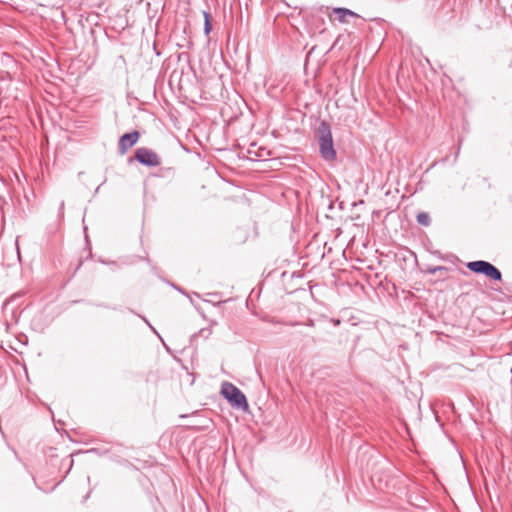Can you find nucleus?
<instances>
[{"mask_svg":"<svg viewBox=\"0 0 512 512\" xmlns=\"http://www.w3.org/2000/svg\"><path fill=\"white\" fill-rule=\"evenodd\" d=\"M317 134L319 137L320 153L325 160H333L336 158V151L333 145V138L330 125L327 121H321Z\"/></svg>","mask_w":512,"mask_h":512,"instance_id":"obj_1","label":"nucleus"},{"mask_svg":"<svg viewBox=\"0 0 512 512\" xmlns=\"http://www.w3.org/2000/svg\"><path fill=\"white\" fill-rule=\"evenodd\" d=\"M222 396L231 404L232 407L247 411L249 404L245 394L234 384L223 382L221 386Z\"/></svg>","mask_w":512,"mask_h":512,"instance_id":"obj_2","label":"nucleus"},{"mask_svg":"<svg viewBox=\"0 0 512 512\" xmlns=\"http://www.w3.org/2000/svg\"><path fill=\"white\" fill-rule=\"evenodd\" d=\"M466 266L473 273L482 274L494 281L502 280L501 271L488 261H484V260L471 261V262L467 263Z\"/></svg>","mask_w":512,"mask_h":512,"instance_id":"obj_3","label":"nucleus"},{"mask_svg":"<svg viewBox=\"0 0 512 512\" xmlns=\"http://www.w3.org/2000/svg\"><path fill=\"white\" fill-rule=\"evenodd\" d=\"M134 159L146 167H157L161 164L158 154L147 147L137 148L135 150Z\"/></svg>","mask_w":512,"mask_h":512,"instance_id":"obj_4","label":"nucleus"},{"mask_svg":"<svg viewBox=\"0 0 512 512\" xmlns=\"http://www.w3.org/2000/svg\"><path fill=\"white\" fill-rule=\"evenodd\" d=\"M140 133L137 130L123 134L118 142V152L120 155H124L127 151L133 147L139 140Z\"/></svg>","mask_w":512,"mask_h":512,"instance_id":"obj_5","label":"nucleus"},{"mask_svg":"<svg viewBox=\"0 0 512 512\" xmlns=\"http://www.w3.org/2000/svg\"><path fill=\"white\" fill-rule=\"evenodd\" d=\"M333 13L337 16L338 21L341 23L347 22V20H346L347 16L358 17V15L354 11H352L348 8H343V7L334 8Z\"/></svg>","mask_w":512,"mask_h":512,"instance_id":"obj_6","label":"nucleus"},{"mask_svg":"<svg viewBox=\"0 0 512 512\" xmlns=\"http://www.w3.org/2000/svg\"><path fill=\"white\" fill-rule=\"evenodd\" d=\"M416 219L420 225L428 227L431 224V217L427 212L418 213Z\"/></svg>","mask_w":512,"mask_h":512,"instance_id":"obj_7","label":"nucleus"},{"mask_svg":"<svg viewBox=\"0 0 512 512\" xmlns=\"http://www.w3.org/2000/svg\"><path fill=\"white\" fill-rule=\"evenodd\" d=\"M204 16V33L205 35H209L212 31V24H211V16L208 12H203Z\"/></svg>","mask_w":512,"mask_h":512,"instance_id":"obj_8","label":"nucleus"},{"mask_svg":"<svg viewBox=\"0 0 512 512\" xmlns=\"http://www.w3.org/2000/svg\"><path fill=\"white\" fill-rule=\"evenodd\" d=\"M447 268L444 267V266H429L427 267L426 269V272L428 274H431V275H434L436 274L438 271H442V270H446Z\"/></svg>","mask_w":512,"mask_h":512,"instance_id":"obj_9","label":"nucleus"},{"mask_svg":"<svg viewBox=\"0 0 512 512\" xmlns=\"http://www.w3.org/2000/svg\"><path fill=\"white\" fill-rule=\"evenodd\" d=\"M199 333H200V335H201L202 337H204V338H208V337L211 335L212 331H211V329H210V328H203V329H201V330H200V332H199Z\"/></svg>","mask_w":512,"mask_h":512,"instance_id":"obj_10","label":"nucleus"},{"mask_svg":"<svg viewBox=\"0 0 512 512\" xmlns=\"http://www.w3.org/2000/svg\"><path fill=\"white\" fill-rule=\"evenodd\" d=\"M142 319L145 321V323H147V325L150 327V329L157 334V331L155 330V328L149 323V321L145 318V317H142Z\"/></svg>","mask_w":512,"mask_h":512,"instance_id":"obj_11","label":"nucleus"},{"mask_svg":"<svg viewBox=\"0 0 512 512\" xmlns=\"http://www.w3.org/2000/svg\"><path fill=\"white\" fill-rule=\"evenodd\" d=\"M87 452L88 453H96V454H99V455L101 454L100 450L97 449V448H92V449L88 450Z\"/></svg>","mask_w":512,"mask_h":512,"instance_id":"obj_12","label":"nucleus"},{"mask_svg":"<svg viewBox=\"0 0 512 512\" xmlns=\"http://www.w3.org/2000/svg\"><path fill=\"white\" fill-rule=\"evenodd\" d=\"M171 286H172L174 289L178 290L180 293L185 294V292H184L180 287L176 286L175 284H171Z\"/></svg>","mask_w":512,"mask_h":512,"instance_id":"obj_13","label":"nucleus"},{"mask_svg":"<svg viewBox=\"0 0 512 512\" xmlns=\"http://www.w3.org/2000/svg\"><path fill=\"white\" fill-rule=\"evenodd\" d=\"M99 189H100V186H98L95 190V193H98L99 192Z\"/></svg>","mask_w":512,"mask_h":512,"instance_id":"obj_14","label":"nucleus"},{"mask_svg":"<svg viewBox=\"0 0 512 512\" xmlns=\"http://www.w3.org/2000/svg\"><path fill=\"white\" fill-rule=\"evenodd\" d=\"M88 497H89V493L87 495H85L84 500H87Z\"/></svg>","mask_w":512,"mask_h":512,"instance_id":"obj_15","label":"nucleus"},{"mask_svg":"<svg viewBox=\"0 0 512 512\" xmlns=\"http://www.w3.org/2000/svg\"><path fill=\"white\" fill-rule=\"evenodd\" d=\"M64 207V202H61L60 208L62 209Z\"/></svg>","mask_w":512,"mask_h":512,"instance_id":"obj_16","label":"nucleus"}]
</instances>
